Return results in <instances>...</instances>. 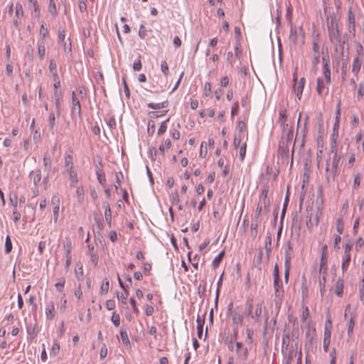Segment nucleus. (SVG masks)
Returning <instances> with one entry per match:
<instances>
[{
	"mask_svg": "<svg viewBox=\"0 0 364 364\" xmlns=\"http://www.w3.org/2000/svg\"><path fill=\"white\" fill-rule=\"evenodd\" d=\"M344 318L347 320V334L348 338H351L353 333V329L355 327V321L356 318L355 313L351 309L350 305L348 304L346 307Z\"/></svg>",
	"mask_w": 364,
	"mask_h": 364,
	"instance_id": "obj_1",
	"label": "nucleus"
},
{
	"mask_svg": "<svg viewBox=\"0 0 364 364\" xmlns=\"http://www.w3.org/2000/svg\"><path fill=\"white\" fill-rule=\"evenodd\" d=\"M332 153H334L332 161V167L330 168L328 162L326 164V171H331L333 176L335 177L338 174V169L340 164L341 156H339L336 151H334V147L332 145Z\"/></svg>",
	"mask_w": 364,
	"mask_h": 364,
	"instance_id": "obj_2",
	"label": "nucleus"
},
{
	"mask_svg": "<svg viewBox=\"0 0 364 364\" xmlns=\"http://www.w3.org/2000/svg\"><path fill=\"white\" fill-rule=\"evenodd\" d=\"M274 289L275 291V301L277 304L282 300L284 294L282 282L280 279H274Z\"/></svg>",
	"mask_w": 364,
	"mask_h": 364,
	"instance_id": "obj_3",
	"label": "nucleus"
},
{
	"mask_svg": "<svg viewBox=\"0 0 364 364\" xmlns=\"http://www.w3.org/2000/svg\"><path fill=\"white\" fill-rule=\"evenodd\" d=\"M63 174L68 176L70 181V186L71 187H76V185L78 183L77 171L76 168L74 167L70 169L63 170Z\"/></svg>",
	"mask_w": 364,
	"mask_h": 364,
	"instance_id": "obj_4",
	"label": "nucleus"
},
{
	"mask_svg": "<svg viewBox=\"0 0 364 364\" xmlns=\"http://www.w3.org/2000/svg\"><path fill=\"white\" fill-rule=\"evenodd\" d=\"M326 245L323 247V251L321 257L319 273L320 274H327L328 270V257L326 254Z\"/></svg>",
	"mask_w": 364,
	"mask_h": 364,
	"instance_id": "obj_5",
	"label": "nucleus"
},
{
	"mask_svg": "<svg viewBox=\"0 0 364 364\" xmlns=\"http://www.w3.org/2000/svg\"><path fill=\"white\" fill-rule=\"evenodd\" d=\"M316 91L320 96L326 95L328 94L329 84H326V80L321 77H318L316 80Z\"/></svg>",
	"mask_w": 364,
	"mask_h": 364,
	"instance_id": "obj_6",
	"label": "nucleus"
},
{
	"mask_svg": "<svg viewBox=\"0 0 364 364\" xmlns=\"http://www.w3.org/2000/svg\"><path fill=\"white\" fill-rule=\"evenodd\" d=\"M73 163V151L71 149H68L65 153L64 156V170L70 169L71 168H74Z\"/></svg>",
	"mask_w": 364,
	"mask_h": 364,
	"instance_id": "obj_7",
	"label": "nucleus"
},
{
	"mask_svg": "<svg viewBox=\"0 0 364 364\" xmlns=\"http://www.w3.org/2000/svg\"><path fill=\"white\" fill-rule=\"evenodd\" d=\"M72 113H77L78 115L81 114V105L80 101L77 97V95L75 91L72 92Z\"/></svg>",
	"mask_w": 364,
	"mask_h": 364,
	"instance_id": "obj_8",
	"label": "nucleus"
},
{
	"mask_svg": "<svg viewBox=\"0 0 364 364\" xmlns=\"http://www.w3.org/2000/svg\"><path fill=\"white\" fill-rule=\"evenodd\" d=\"M348 25L350 33H355V18L353 13L352 6H350L348 10Z\"/></svg>",
	"mask_w": 364,
	"mask_h": 364,
	"instance_id": "obj_9",
	"label": "nucleus"
},
{
	"mask_svg": "<svg viewBox=\"0 0 364 364\" xmlns=\"http://www.w3.org/2000/svg\"><path fill=\"white\" fill-rule=\"evenodd\" d=\"M305 327L308 328V330L306 331V337L309 341H312L316 338V328L313 326L311 321H308L306 325H304Z\"/></svg>",
	"mask_w": 364,
	"mask_h": 364,
	"instance_id": "obj_10",
	"label": "nucleus"
},
{
	"mask_svg": "<svg viewBox=\"0 0 364 364\" xmlns=\"http://www.w3.org/2000/svg\"><path fill=\"white\" fill-rule=\"evenodd\" d=\"M38 46V54L41 60H43L46 55V41L43 39H41L37 42Z\"/></svg>",
	"mask_w": 364,
	"mask_h": 364,
	"instance_id": "obj_11",
	"label": "nucleus"
},
{
	"mask_svg": "<svg viewBox=\"0 0 364 364\" xmlns=\"http://www.w3.org/2000/svg\"><path fill=\"white\" fill-rule=\"evenodd\" d=\"M55 305L53 302L50 301L46 304V316L49 320H51L55 316Z\"/></svg>",
	"mask_w": 364,
	"mask_h": 364,
	"instance_id": "obj_12",
	"label": "nucleus"
},
{
	"mask_svg": "<svg viewBox=\"0 0 364 364\" xmlns=\"http://www.w3.org/2000/svg\"><path fill=\"white\" fill-rule=\"evenodd\" d=\"M343 283L344 282L342 279H337V281L335 283L334 292L339 297H341L343 294Z\"/></svg>",
	"mask_w": 364,
	"mask_h": 364,
	"instance_id": "obj_13",
	"label": "nucleus"
},
{
	"mask_svg": "<svg viewBox=\"0 0 364 364\" xmlns=\"http://www.w3.org/2000/svg\"><path fill=\"white\" fill-rule=\"evenodd\" d=\"M290 260L291 257L289 255L287 252H285V262H284V266H285V272H284V279L285 282H287L289 279V269H290Z\"/></svg>",
	"mask_w": 364,
	"mask_h": 364,
	"instance_id": "obj_14",
	"label": "nucleus"
},
{
	"mask_svg": "<svg viewBox=\"0 0 364 364\" xmlns=\"http://www.w3.org/2000/svg\"><path fill=\"white\" fill-rule=\"evenodd\" d=\"M63 250L65 252V255L72 256V241L70 237H66L65 241L63 242Z\"/></svg>",
	"mask_w": 364,
	"mask_h": 364,
	"instance_id": "obj_15",
	"label": "nucleus"
},
{
	"mask_svg": "<svg viewBox=\"0 0 364 364\" xmlns=\"http://www.w3.org/2000/svg\"><path fill=\"white\" fill-rule=\"evenodd\" d=\"M361 67V61L359 59V57L357 56L354 58L352 64V73L357 75L360 70Z\"/></svg>",
	"mask_w": 364,
	"mask_h": 364,
	"instance_id": "obj_16",
	"label": "nucleus"
},
{
	"mask_svg": "<svg viewBox=\"0 0 364 364\" xmlns=\"http://www.w3.org/2000/svg\"><path fill=\"white\" fill-rule=\"evenodd\" d=\"M350 262V254H343V256L342 257V264H341V269L343 272H346L349 265Z\"/></svg>",
	"mask_w": 364,
	"mask_h": 364,
	"instance_id": "obj_17",
	"label": "nucleus"
},
{
	"mask_svg": "<svg viewBox=\"0 0 364 364\" xmlns=\"http://www.w3.org/2000/svg\"><path fill=\"white\" fill-rule=\"evenodd\" d=\"M49 71L53 78H58L57 65L54 60H50L49 63Z\"/></svg>",
	"mask_w": 364,
	"mask_h": 364,
	"instance_id": "obj_18",
	"label": "nucleus"
},
{
	"mask_svg": "<svg viewBox=\"0 0 364 364\" xmlns=\"http://www.w3.org/2000/svg\"><path fill=\"white\" fill-rule=\"evenodd\" d=\"M31 176H33V182L35 186H37L41 180V172L40 170H35L31 172Z\"/></svg>",
	"mask_w": 364,
	"mask_h": 364,
	"instance_id": "obj_19",
	"label": "nucleus"
},
{
	"mask_svg": "<svg viewBox=\"0 0 364 364\" xmlns=\"http://www.w3.org/2000/svg\"><path fill=\"white\" fill-rule=\"evenodd\" d=\"M323 75L324 80H326V84H330L331 82V69L327 62L323 63Z\"/></svg>",
	"mask_w": 364,
	"mask_h": 364,
	"instance_id": "obj_20",
	"label": "nucleus"
},
{
	"mask_svg": "<svg viewBox=\"0 0 364 364\" xmlns=\"http://www.w3.org/2000/svg\"><path fill=\"white\" fill-rule=\"evenodd\" d=\"M75 278L78 280V281H80L82 279V277H83V267H82V264H80V263H78L76 264V267L75 269Z\"/></svg>",
	"mask_w": 364,
	"mask_h": 364,
	"instance_id": "obj_21",
	"label": "nucleus"
},
{
	"mask_svg": "<svg viewBox=\"0 0 364 364\" xmlns=\"http://www.w3.org/2000/svg\"><path fill=\"white\" fill-rule=\"evenodd\" d=\"M257 206H260L264 208V213L267 214L270 210V202L269 200H262L259 199L257 204Z\"/></svg>",
	"mask_w": 364,
	"mask_h": 364,
	"instance_id": "obj_22",
	"label": "nucleus"
},
{
	"mask_svg": "<svg viewBox=\"0 0 364 364\" xmlns=\"http://www.w3.org/2000/svg\"><path fill=\"white\" fill-rule=\"evenodd\" d=\"M264 249H265V251H266L267 255L272 251V236L269 233L265 237Z\"/></svg>",
	"mask_w": 364,
	"mask_h": 364,
	"instance_id": "obj_23",
	"label": "nucleus"
},
{
	"mask_svg": "<svg viewBox=\"0 0 364 364\" xmlns=\"http://www.w3.org/2000/svg\"><path fill=\"white\" fill-rule=\"evenodd\" d=\"M76 191H75V194H76V196H77V199L78 200L79 203H82L83 200H84V197H85V191H84V189L82 186H76Z\"/></svg>",
	"mask_w": 364,
	"mask_h": 364,
	"instance_id": "obj_24",
	"label": "nucleus"
},
{
	"mask_svg": "<svg viewBox=\"0 0 364 364\" xmlns=\"http://www.w3.org/2000/svg\"><path fill=\"white\" fill-rule=\"evenodd\" d=\"M243 318L239 313L235 312L232 315V323L237 326H242Z\"/></svg>",
	"mask_w": 364,
	"mask_h": 364,
	"instance_id": "obj_25",
	"label": "nucleus"
},
{
	"mask_svg": "<svg viewBox=\"0 0 364 364\" xmlns=\"http://www.w3.org/2000/svg\"><path fill=\"white\" fill-rule=\"evenodd\" d=\"M309 316H310V314H309V308L307 306H304L303 308L302 315H301V321L304 325H306L308 321H311L310 320H308Z\"/></svg>",
	"mask_w": 364,
	"mask_h": 364,
	"instance_id": "obj_26",
	"label": "nucleus"
},
{
	"mask_svg": "<svg viewBox=\"0 0 364 364\" xmlns=\"http://www.w3.org/2000/svg\"><path fill=\"white\" fill-rule=\"evenodd\" d=\"M281 125L283 129V134H286L288 139H291L293 137V132L289 127V124L287 122H284V124Z\"/></svg>",
	"mask_w": 364,
	"mask_h": 364,
	"instance_id": "obj_27",
	"label": "nucleus"
},
{
	"mask_svg": "<svg viewBox=\"0 0 364 364\" xmlns=\"http://www.w3.org/2000/svg\"><path fill=\"white\" fill-rule=\"evenodd\" d=\"M224 255H225V252L222 251L214 258V259L212 262V265H213V268H217L219 266Z\"/></svg>",
	"mask_w": 364,
	"mask_h": 364,
	"instance_id": "obj_28",
	"label": "nucleus"
},
{
	"mask_svg": "<svg viewBox=\"0 0 364 364\" xmlns=\"http://www.w3.org/2000/svg\"><path fill=\"white\" fill-rule=\"evenodd\" d=\"M259 226V220L257 218H253L252 224H251V234L252 236L255 237L257 233V229Z\"/></svg>",
	"mask_w": 364,
	"mask_h": 364,
	"instance_id": "obj_29",
	"label": "nucleus"
},
{
	"mask_svg": "<svg viewBox=\"0 0 364 364\" xmlns=\"http://www.w3.org/2000/svg\"><path fill=\"white\" fill-rule=\"evenodd\" d=\"M290 335L289 332L284 331L282 336V348H287L289 344Z\"/></svg>",
	"mask_w": 364,
	"mask_h": 364,
	"instance_id": "obj_30",
	"label": "nucleus"
},
{
	"mask_svg": "<svg viewBox=\"0 0 364 364\" xmlns=\"http://www.w3.org/2000/svg\"><path fill=\"white\" fill-rule=\"evenodd\" d=\"M15 9L16 16L17 17V18H22L23 17V10L22 5L20 3H16Z\"/></svg>",
	"mask_w": 364,
	"mask_h": 364,
	"instance_id": "obj_31",
	"label": "nucleus"
},
{
	"mask_svg": "<svg viewBox=\"0 0 364 364\" xmlns=\"http://www.w3.org/2000/svg\"><path fill=\"white\" fill-rule=\"evenodd\" d=\"M196 322H197V333H198V336L201 338V336H202V333H203V323H204V321H201L199 318V316L198 317L197 320H196Z\"/></svg>",
	"mask_w": 364,
	"mask_h": 364,
	"instance_id": "obj_32",
	"label": "nucleus"
},
{
	"mask_svg": "<svg viewBox=\"0 0 364 364\" xmlns=\"http://www.w3.org/2000/svg\"><path fill=\"white\" fill-rule=\"evenodd\" d=\"M96 174H97V180H98L99 183L101 185L105 186L106 179H105V175L103 173V171L102 170H98V171H97Z\"/></svg>",
	"mask_w": 364,
	"mask_h": 364,
	"instance_id": "obj_33",
	"label": "nucleus"
},
{
	"mask_svg": "<svg viewBox=\"0 0 364 364\" xmlns=\"http://www.w3.org/2000/svg\"><path fill=\"white\" fill-rule=\"evenodd\" d=\"M120 336H121V338H122V343L124 345L128 346V345L130 344L129 338L128 334H127L126 331L121 330L120 331Z\"/></svg>",
	"mask_w": 364,
	"mask_h": 364,
	"instance_id": "obj_34",
	"label": "nucleus"
},
{
	"mask_svg": "<svg viewBox=\"0 0 364 364\" xmlns=\"http://www.w3.org/2000/svg\"><path fill=\"white\" fill-rule=\"evenodd\" d=\"M48 123H49V127L50 130L53 133V129L55 125V117L54 113H50L48 116Z\"/></svg>",
	"mask_w": 364,
	"mask_h": 364,
	"instance_id": "obj_35",
	"label": "nucleus"
},
{
	"mask_svg": "<svg viewBox=\"0 0 364 364\" xmlns=\"http://www.w3.org/2000/svg\"><path fill=\"white\" fill-rule=\"evenodd\" d=\"M48 11L55 16L57 14L56 5L54 0H49Z\"/></svg>",
	"mask_w": 364,
	"mask_h": 364,
	"instance_id": "obj_36",
	"label": "nucleus"
},
{
	"mask_svg": "<svg viewBox=\"0 0 364 364\" xmlns=\"http://www.w3.org/2000/svg\"><path fill=\"white\" fill-rule=\"evenodd\" d=\"M169 119L164 121L163 122L161 123L160 126H159V128L158 129V134L159 135H161V134H164L166 132V129H167V122H168Z\"/></svg>",
	"mask_w": 364,
	"mask_h": 364,
	"instance_id": "obj_37",
	"label": "nucleus"
},
{
	"mask_svg": "<svg viewBox=\"0 0 364 364\" xmlns=\"http://www.w3.org/2000/svg\"><path fill=\"white\" fill-rule=\"evenodd\" d=\"M321 277L319 278L318 284L320 288V291L321 294H323V291L325 290V284H326V277L327 274H321Z\"/></svg>",
	"mask_w": 364,
	"mask_h": 364,
	"instance_id": "obj_38",
	"label": "nucleus"
},
{
	"mask_svg": "<svg viewBox=\"0 0 364 364\" xmlns=\"http://www.w3.org/2000/svg\"><path fill=\"white\" fill-rule=\"evenodd\" d=\"M336 230L339 235H341L344 230V223L341 218H338L336 220Z\"/></svg>",
	"mask_w": 364,
	"mask_h": 364,
	"instance_id": "obj_39",
	"label": "nucleus"
},
{
	"mask_svg": "<svg viewBox=\"0 0 364 364\" xmlns=\"http://www.w3.org/2000/svg\"><path fill=\"white\" fill-rule=\"evenodd\" d=\"M65 279L64 278L59 279L58 282L55 284V288L58 291L61 292L63 291Z\"/></svg>",
	"mask_w": 364,
	"mask_h": 364,
	"instance_id": "obj_40",
	"label": "nucleus"
},
{
	"mask_svg": "<svg viewBox=\"0 0 364 364\" xmlns=\"http://www.w3.org/2000/svg\"><path fill=\"white\" fill-rule=\"evenodd\" d=\"M207 143L203 141L200 145V156L202 158H205L207 155Z\"/></svg>",
	"mask_w": 364,
	"mask_h": 364,
	"instance_id": "obj_41",
	"label": "nucleus"
},
{
	"mask_svg": "<svg viewBox=\"0 0 364 364\" xmlns=\"http://www.w3.org/2000/svg\"><path fill=\"white\" fill-rule=\"evenodd\" d=\"M247 149V144L246 142L243 143L242 145L240 148V159L242 161L245 157Z\"/></svg>",
	"mask_w": 364,
	"mask_h": 364,
	"instance_id": "obj_42",
	"label": "nucleus"
},
{
	"mask_svg": "<svg viewBox=\"0 0 364 364\" xmlns=\"http://www.w3.org/2000/svg\"><path fill=\"white\" fill-rule=\"evenodd\" d=\"M262 302H260L257 304V307L255 312V316L257 321L259 320L262 315Z\"/></svg>",
	"mask_w": 364,
	"mask_h": 364,
	"instance_id": "obj_43",
	"label": "nucleus"
},
{
	"mask_svg": "<svg viewBox=\"0 0 364 364\" xmlns=\"http://www.w3.org/2000/svg\"><path fill=\"white\" fill-rule=\"evenodd\" d=\"M304 87V86H303L302 85H298L297 87H296V85H294V89L296 92V96H297L298 100H299L301 98Z\"/></svg>",
	"mask_w": 364,
	"mask_h": 364,
	"instance_id": "obj_44",
	"label": "nucleus"
},
{
	"mask_svg": "<svg viewBox=\"0 0 364 364\" xmlns=\"http://www.w3.org/2000/svg\"><path fill=\"white\" fill-rule=\"evenodd\" d=\"M111 321L113 323V324L118 327L120 324V316L119 314H116L115 312L113 313Z\"/></svg>",
	"mask_w": 364,
	"mask_h": 364,
	"instance_id": "obj_45",
	"label": "nucleus"
},
{
	"mask_svg": "<svg viewBox=\"0 0 364 364\" xmlns=\"http://www.w3.org/2000/svg\"><path fill=\"white\" fill-rule=\"evenodd\" d=\"M12 250V243L9 236H7L5 241V252L9 253Z\"/></svg>",
	"mask_w": 364,
	"mask_h": 364,
	"instance_id": "obj_46",
	"label": "nucleus"
},
{
	"mask_svg": "<svg viewBox=\"0 0 364 364\" xmlns=\"http://www.w3.org/2000/svg\"><path fill=\"white\" fill-rule=\"evenodd\" d=\"M171 142L170 139H167L164 141V144L159 146V150L161 152H165V151L168 150L171 147Z\"/></svg>",
	"mask_w": 364,
	"mask_h": 364,
	"instance_id": "obj_47",
	"label": "nucleus"
},
{
	"mask_svg": "<svg viewBox=\"0 0 364 364\" xmlns=\"http://www.w3.org/2000/svg\"><path fill=\"white\" fill-rule=\"evenodd\" d=\"M40 36H41V39L45 40V38L48 35V30L47 28L45 27L43 24L41 26L40 31H39Z\"/></svg>",
	"mask_w": 364,
	"mask_h": 364,
	"instance_id": "obj_48",
	"label": "nucleus"
},
{
	"mask_svg": "<svg viewBox=\"0 0 364 364\" xmlns=\"http://www.w3.org/2000/svg\"><path fill=\"white\" fill-rule=\"evenodd\" d=\"M43 162V166H44L45 169H47L48 168H49L50 166L51 159H50V156L48 154H46L44 155Z\"/></svg>",
	"mask_w": 364,
	"mask_h": 364,
	"instance_id": "obj_49",
	"label": "nucleus"
},
{
	"mask_svg": "<svg viewBox=\"0 0 364 364\" xmlns=\"http://www.w3.org/2000/svg\"><path fill=\"white\" fill-rule=\"evenodd\" d=\"M60 351V344L58 342L55 341L52 346V349L50 351V355H53L54 356L58 354Z\"/></svg>",
	"mask_w": 364,
	"mask_h": 364,
	"instance_id": "obj_50",
	"label": "nucleus"
},
{
	"mask_svg": "<svg viewBox=\"0 0 364 364\" xmlns=\"http://www.w3.org/2000/svg\"><path fill=\"white\" fill-rule=\"evenodd\" d=\"M161 70L164 73V75H166V76L168 75L169 70H168V66L166 61H165V60L161 61Z\"/></svg>",
	"mask_w": 364,
	"mask_h": 364,
	"instance_id": "obj_51",
	"label": "nucleus"
},
{
	"mask_svg": "<svg viewBox=\"0 0 364 364\" xmlns=\"http://www.w3.org/2000/svg\"><path fill=\"white\" fill-rule=\"evenodd\" d=\"M279 122L281 124H284V122H287V116H286V110L280 109L279 110Z\"/></svg>",
	"mask_w": 364,
	"mask_h": 364,
	"instance_id": "obj_52",
	"label": "nucleus"
},
{
	"mask_svg": "<svg viewBox=\"0 0 364 364\" xmlns=\"http://www.w3.org/2000/svg\"><path fill=\"white\" fill-rule=\"evenodd\" d=\"M268 192H269L268 188H264L259 194V199L262 200H269L267 198Z\"/></svg>",
	"mask_w": 364,
	"mask_h": 364,
	"instance_id": "obj_53",
	"label": "nucleus"
},
{
	"mask_svg": "<svg viewBox=\"0 0 364 364\" xmlns=\"http://www.w3.org/2000/svg\"><path fill=\"white\" fill-rule=\"evenodd\" d=\"M268 192H269L268 188H264L259 194V199L262 200H269L267 198Z\"/></svg>",
	"mask_w": 364,
	"mask_h": 364,
	"instance_id": "obj_54",
	"label": "nucleus"
},
{
	"mask_svg": "<svg viewBox=\"0 0 364 364\" xmlns=\"http://www.w3.org/2000/svg\"><path fill=\"white\" fill-rule=\"evenodd\" d=\"M13 220L15 223H17L21 219V213L17 210V208H14L12 211Z\"/></svg>",
	"mask_w": 364,
	"mask_h": 364,
	"instance_id": "obj_55",
	"label": "nucleus"
},
{
	"mask_svg": "<svg viewBox=\"0 0 364 364\" xmlns=\"http://www.w3.org/2000/svg\"><path fill=\"white\" fill-rule=\"evenodd\" d=\"M360 181H361L360 174L358 173L355 176L354 180H353V188L354 189L358 188V187L360 185Z\"/></svg>",
	"mask_w": 364,
	"mask_h": 364,
	"instance_id": "obj_56",
	"label": "nucleus"
},
{
	"mask_svg": "<svg viewBox=\"0 0 364 364\" xmlns=\"http://www.w3.org/2000/svg\"><path fill=\"white\" fill-rule=\"evenodd\" d=\"M109 281L107 279H105L103 282H102V284L101 286V293L103 294H106L109 291Z\"/></svg>",
	"mask_w": 364,
	"mask_h": 364,
	"instance_id": "obj_57",
	"label": "nucleus"
},
{
	"mask_svg": "<svg viewBox=\"0 0 364 364\" xmlns=\"http://www.w3.org/2000/svg\"><path fill=\"white\" fill-rule=\"evenodd\" d=\"M332 329V321L330 316H328L324 324L323 331H331Z\"/></svg>",
	"mask_w": 364,
	"mask_h": 364,
	"instance_id": "obj_58",
	"label": "nucleus"
},
{
	"mask_svg": "<svg viewBox=\"0 0 364 364\" xmlns=\"http://www.w3.org/2000/svg\"><path fill=\"white\" fill-rule=\"evenodd\" d=\"M105 306L107 310L111 311L115 308V302L112 299H109L106 301Z\"/></svg>",
	"mask_w": 364,
	"mask_h": 364,
	"instance_id": "obj_59",
	"label": "nucleus"
},
{
	"mask_svg": "<svg viewBox=\"0 0 364 364\" xmlns=\"http://www.w3.org/2000/svg\"><path fill=\"white\" fill-rule=\"evenodd\" d=\"M127 293L126 292V295H124V294H119V293H117V299L118 300L122 303V304L123 305H127Z\"/></svg>",
	"mask_w": 364,
	"mask_h": 364,
	"instance_id": "obj_60",
	"label": "nucleus"
},
{
	"mask_svg": "<svg viewBox=\"0 0 364 364\" xmlns=\"http://www.w3.org/2000/svg\"><path fill=\"white\" fill-rule=\"evenodd\" d=\"M105 221L107 222V225L111 227L112 225V212L107 211L105 212Z\"/></svg>",
	"mask_w": 364,
	"mask_h": 364,
	"instance_id": "obj_61",
	"label": "nucleus"
},
{
	"mask_svg": "<svg viewBox=\"0 0 364 364\" xmlns=\"http://www.w3.org/2000/svg\"><path fill=\"white\" fill-rule=\"evenodd\" d=\"M142 65L140 59L135 60L133 63V69L135 71H139L141 69Z\"/></svg>",
	"mask_w": 364,
	"mask_h": 364,
	"instance_id": "obj_62",
	"label": "nucleus"
},
{
	"mask_svg": "<svg viewBox=\"0 0 364 364\" xmlns=\"http://www.w3.org/2000/svg\"><path fill=\"white\" fill-rule=\"evenodd\" d=\"M107 355V348L105 344L102 346L100 352V357L101 359L105 358Z\"/></svg>",
	"mask_w": 364,
	"mask_h": 364,
	"instance_id": "obj_63",
	"label": "nucleus"
},
{
	"mask_svg": "<svg viewBox=\"0 0 364 364\" xmlns=\"http://www.w3.org/2000/svg\"><path fill=\"white\" fill-rule=\"evenodd\" d=\"M10 203L13 208H17V203H18V197L16 194L14 196H10Z\"/></svg>",
	"mask_w": 364,
	"mask_h": 364,
	"instance_id": "obj_64",
	"label": "nucleus"
}]
</instances>
